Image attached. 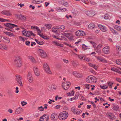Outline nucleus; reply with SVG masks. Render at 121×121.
<instances>
[{"label": "nucleus", "mask_w": 121, "mask_h": 121, "mask_svg": "<svg viewBox=\"0 0 121 121\" xmlns=\"http://www.w3.org/2000/svg\"><path fill=\"white\" fill-rule=\"evenodd\" d=\"M87 82L89 83H94L96 82L97 78L95 77L90 75L87 77L86 79Z\"/></svg>", "instance_id": "f257e3e1"}, {"label": "nucleus", "mask_w": 121, "mask_h": 121, "mask_svg": "<svg viewBox=\"0 0 121 121\" xmlns=\"http://www.w3.org/2000/svg\"><path fill=\"white\" fill-rule=\"evenodd\" d=\"M15 58L14 61L15 66L18 67L21 66L22 65V63L20 57L19 56H15Z\"/></svg>", "instance_id": "f03ea898"}, {"label": "nucleus", "mask_w": 121, "mask_h": 121, "mask_svg": "<svg viewBox=\"0 0 121 121\" xmlns=\"http://www.w3.org/2000/svg\"><path fill=\"white\" fill-rule=\"evenodd\" d=\"M69 115L67 112L63 111L60 112L59 115V119L60 120H64L66 119Z\"/></svg>", "instance_id": "7ed1b4c3"}, {"label": "nucleus", "mask_w": 121, "mask_h": 121, "mask_svg": "<svg viewBox=\"0 0 121 121\" xmlns=\"http://www.w3.org/2000/svg\"><path fill=\"white\" fill-rule=\"evenodd\" d=\"M22 34L26 37H28L31 35H33L34 36H35V35L31 31H27L25 30H23L22 31Z\"/></svg>", "instance_id": "20e7f679"}, {"label": "nucleus", "mask_w": 121, "mask_h": 121, "mask_svg": "<svg viewBox=\"0 0 121 121\" xmlns=\"http://www.w3.org/2000/svg\"><path fill=\"white\" fill-rule=\"evenodd\" d=\"M43 67L44 70L46 73L49 74L52 73V72L50 69L47 63H45L43 64Z\"/></svg>", "instance_id": "39448f33"}, {"label": "nucleus", "mask_w": 121, "mask_h": 121, "mask_svg": "<svg viewBox=\"0 0 121 121\" xmlns=\"http://www.w3.org/2000/svg\"><path fill=\"white\" fill-rule=\"evenodd\" d=\"M70 84V83L69 82H65L63 83L62 86L64 89L66 90L69 88Z\"/></svg>", "instance_id": "423d86ee"}, {"label": "nucleus", "mask_w": 121, "mask_h": 121, "mask_svg": "<svg viewBox=\"0 0 121 121\" xmlns=\"http://www.w3.org/2000/svg\"><path fill=\"white\" fill-rule=\"evenodd\" d=\"M16 80L17 82L21 86H22L23 84L21 80L22 79V77L20 75L17 74L16 75Z\"/></svg>", "instance_id": "0eeeda50"}, {"label": "nucleus", "mask_w": 121, "mask_h": 121, "mask_svg": "<svg viewBox=\"0 0 121 121\" xmlns=\"http://www.w3.org/2000/svg\"><path fill=\"white\" fill-rule=\"evenodd\" d=\"M49 116L47 115L44 114L39 119L40 121H48Z\"/></svg>", "instance_id": "6e6552de"}, {"label": "nucleus", "mask_w": 121, "mask_h": 121, "mask_svg": "<svg viewBox=\"0 0 121 121\" xmlns=\"http://www.w3.org/2000/svg\"><path fill=\"white\" fill-rule=\"evenodd\" d=\"M27 78L29 82L31 83H33V78L32 76V74L30 72H29L27 75Z\"/></svg>", "instance_id": "1a4fd4ad"}, {"label": "nucleus", "mask_w": 121, "mask_h": 121, "mask_svg": "<svg viewBox=\"0 0 121 121\" xmlns=\"http://www.w3.org/2000/svg\"><path fill=\"white\" fill-rule=\"evenodd\" d=\"M110 47L109 46H106L104 47L102 49L103 52L106 54H108L110 53Z\"/></svg>", "instance_id": "9d476101"}, {"label": "nucleus", "mask_w": 121, "mask_h": 121, "mask_svg": "<svg viewBox=\"0 0 121 121\" xmlns=\"http://www.w3.org/2000/svg\"><path fill=\"white\" fill-rule=\"evenodd\" d=\"M75 35L78 36H84L86 35V33L83 31L81 30H78L75 33Z\"/></svg>", "instance_id": "9b49d317"}, {"label": "nucleus", "mask_w": 121, "mask_h": 121, "mask_svg": "<svg viewBox=\"0 0 121 121\" xmlns=\"http://www.w3.org/2000/svg\"><path fill=\"white\" fill-rule=\"evenodd\" d=\"M59 116L56 113H52L51 115V118L52 120L56 121L57 120L58 118H59Z\"/></svg>", "instance_id": "f8f14e48"}, {"label": "nucleus", "mask_w": 121, "mask_h": 121, "mask_svg": "<svg viewBox=\"0 0 121 121\" xmlns=\"http://www.w3.org/2000/svg\"><path fill=\"white\" fill-rule=\"evenodd\" d=\"M64 35L70 40H72L73 38V35L72 33H64Z\"/></svg>", "instance_id": "ddd939ff"}, {"label": "nucleus", "mask_w": 121, "mask_h": 121, "mask_svg": "<svg viewBox=\"0 0 121 121\" xmlns=\"http://www.w3.org/2000/svg\"><path fill=\"white\" fill-rule=\"evenodd\" d=\"M4 25L12 29L14 27H17V25L10 23H7L4 24Z\"/></svg>", "instance_id": "4468645a"}, {"label": "nucleus", "mask_w": 121, "mask_h": 121, "mask_svg": "<svg viewBox=\"0 0 121 121\" xmlns=\"http://www.w3.org/2000/svg\"><path fill=\"white\" fill-rule=\"evenodd\" d=\"M40 55L42 57H46L47 56L46 53L42 49H39Z\"/></svg>", "instance_id": "2eb2a0df"}, {"label": "nucleus", "mask_w": 121, "mask_h": 121, "mask_svg": "<svg viewBox=\"0 0 121 121\" xmlns=\"http://www.w3.org/2000/svg\"><path fill=\"white\" fill-rule=\"evenodd\" d=\"M33 70L35 75L37 76H39L40 75L39 71L38 68L35 67L34 68Z\"/></svg>", "instance_id": "dca6fc26"}, {"label": "nucleus", "mask_w": 121, "mask_h": 121, "mask_svg": "<svg viewBox=\"0 0 121 121\" xmlns=\"http://www.w3.org/2000/svg\"><path fill=\"white\" fill-rule=\"evenodd\" d=\"M2 13L4 15L8 16H10L12 15V13L8 10H5L2 11Z\"/></svg>", "instance_id": "f3484780"}, {"label": "nucleus", "mask_w": 121, "mask_h": 121, "mask_svg": "<svg viewBox=\"0 0 121 121\" xmlns=\"http://www.w3.org/2000/svg\"><path fill=\"white\" fill-rule=\"evenodd\" d=\"M86 14L88 16L91 17L95 15L94 12L92 11H88L86 12Z\"/></svg>", "instance_id": "a211bd4d"}, {"label": "nucleus", "mask_w": 121, "mask_h": 121, "mask_svg": "<svg viewBox=\"0 0 121 121\" xmlns=\"http://www.w3.org/2000/svg\"><path fill=\"white\" fill-rule=\"evenodd\" d=\"M23 109L20 107L17 108L16 110L15 113L16 114H19L23 111Z\"/></svg>", "instance_id": "6ab92c4d"}, {"label": "nucleus", "mask_w": 121, "mask_h": 121, "mask_svg": "<svg viewBox=\"0 0 121 121\" xmlns=\"http://www.w3.org/2000/svg\"><path fill=\"white\" fill-rule=\"evenodd\" d=\"M72 111L74 113L77 115L79 114L82 112V111L81 110L78 111H77V110L76 109H75L74 108H72Z\"/></svg>", "instance_id": "aec40b11"}, {"label": "nucleus", "mask_w": 121, "mask_h": 121, "mask_svg": "<svg viewBox=\"0 0 121 121\" xmlns=\"http://www.w3.org/2000/svg\"><path fill=\"white\" fill-rule=\"evenodd\" d=\"M73 74L76 77L78 78H81L82 77V74L76 71L74 72Z\"/></svg>", "instance_id": "412c9836"}, {"label": "nucleus", "mask_w": 121, "mask_h": 121, "mask_svg": "<svg viewBox=\"0 0 121 121\" xmlns=\"http://www.w3.org/2000/svg\"><path fill=\"white\" fill-rule=\"evenodd\" d=\"M96 57L97 60H99L100 61L107 63V61L104 58H102L101 56H98Z\"/></svg>", "instance_id": "4be33fe9"}, {"label": "nucleus", "mask_w": 121, "mask_h": 121, "mask_svg": "<svg viewBox=\"0 0 121 121\" xmlns=\"http://www.w3.org/2000/svg\"><path fill=\"white\" fill-rule=\"evenodd\" d=\"M43 2L42 0H34L32 1V3L34 4H39Z\"/></svg>", "instance_id": "5701e85b"}, {"label": "nucleus", "mask_w": 121, "mask_h": 121, "mask_svg": "<svg viewBox=\"0 0 121 121\" xmlns=\"http://www.w3.org/2000/svg\"><path fill=\"white\" fill-rule=\"evenodd\" d=\"M8 48V47L6 45L3 44L0 45V49L6 50H7Z\"/></svg>", "instance_id": "b1692460"}, {"label": "nucleus", "mask_w": 121, "mask_h": 121, "mask_svg": "<svg viewBox=\"0 0 121 121\" xmlns=\"http://www.w3.org/2000/svg\"><path fill=\"white\" fill-rule=\"evenodd\" d=\"M98 26L102 31L103 32L106 31V27L105 26L101 25H99Z\"/></svg>", "instance_id": "393cba45"}, {"label": "nucleus", "mask_w": 121, "mask_h": 121, "mask_svg": "<svg viewBox=\"0 0 121 121\" xmlns=\"http://www.w3.org/2000/svg\"><path fill=\"white\" fill-rule=\"evenodd\" d=\"M111 69L114 72L118 73H121V72L119 70L116 68L114 67L111 68Z\"/></svg>", "instance_id": "a878e982"}, {"label": "nucleus", "mask_w": 121, "mask_h": 121, "mask_svg": "<svg viewBox=\"0 0 121 121\" xmlns=\"http://www.w3.org/2000/svg\"><path fill=\"white\" fill-rule=\"evenodd\" d=\"M88 64L90 67H93L95 70H97V69L98 67L95 65L91 63H89Z\"/></svg>", "instance_id": "bb28decb"}, {"label": "nucleus", "mask_w": 121, "mask_h": 121, "mask_svg": "<svg viewBox=\"0 0 121 121\" xmlns=\"http://www.w3.org/2000/svg\"><path fill=\"white\" fill-rule=\"evenodd\" d=\"M95 27V25L94 23H91L88 26V28L91 29H92Z\"/></svg>", "instance_id": "cd10ccee"}, {"label": "nucleus", "mask_w": 121, "mask_h": 121, "mask_svg": "<svg viewBox=\"0 0 121 121\" xmlns=\"http://www.w3.org/2000/svg\"><path fill=\"white\" fill-rule=\"evenodd\" d=\"M57 10L58 11V12H64L66 11V9L65 8H62L60 7H59L58 9H57Z\"/></svg>", "instance_id": "c85d7f7f"}, {"label": "nucleus", "mask_w": 121, "mask_h": 121, "mask_svg": "<svg viewBox=\"0 0 121 121\" xmlns=\"http://www.w3.org/2000/svg\"><path fill=\"white\" fill-rule=\"evenodd\" d=\"M20 16L21 18L20 19L21 20H23L24 21H26V16L21 14L20 15Z\"/></svg>", "instance_id": "c756f323"}, {"label": "nucleus", "mask_w": 121, "mask_h": 121, "mask_svg": "<svg viewBox=\"0 0 121 121\" xmlns=\"http://www.w3.org/2000/svg\"><path fill=\"white\" fill-rule=\"evenodd\" d=\"M28 58L30 60V61L33 63H35L36 61L34 58L32 56H29Z\"/></svg>", "instance_id": "7c9ffc66"}, {"label": "nucleus", "mask_w": 121, "mask_h": 121, "mask_svg": "<svg viewBox=\"0 0 121 121\" xmlns=\"http://www.w3.org/2000/svg\"><path fill=\"white\" fill-rule=\"evenodd\" d=\"M35 40L38 44L40 45H42L43 44V41H39L36 39H35Z\"/></svg>", "instance_id": "2f4dec72"}, {"label": "nucleus", "mask_w": 121, "mask_h": 121, "mask_svg": "<svg viewBox=\"0 0 121 121\" xmlns=\"http://www.w3.org/2000/svg\"><path fill=\"white\" fill-rule=\"evenodd\" d=\"M65 29V26H64L61 25L60 26H59L58 27V28H57L58 29H61L62 30H64Z\"/></svg>", "instance_id": "473e14b6"}, {"label": "nucleus", "mask_w": 121, "mask_h": 121, "mask_svg": "<svg viewBox=\"0 0 121 121\" xmlns=\"http://www.w3.org/2000/svg\"><path fill=\"white\" fill-rule=\"evenodd\" d=\"M115 29L118 31H120L121 30V27L118 26H114Z\"/></svg>", "instance_id": "72a5a7b5"}, {"label": "nucleus", "mask_w": 121, "mask_h": 121, "mask_svg": "<svg viewBox=\"0 0 121 121\" xmlns=\"http://www.w3.org/2000/svg\"><path fill=\"white\" fill-rule=\"evenodd\" d=\"M45 25L46 26L47 28L49 29H50L52 27V26L51 24H45Z\"/></svg>", "instance_id": "f704fd0d"}, {"label": "nucleus", "mask_w": 121, "mask_h": 121, "mask_svg": "<svg viewBox=\"0 0 121 121\" xmlns=\"http://www.w3.org/2000/svg\"><path fill=\"white\" fill-rule=\"evenodd\" d=\"M116 63L118 65H121V59H118L116 60Z\"/></svg>", "instance_id": "c9c22d12"}, {"label": "nucleus", "mask_w": 121, "mask_h": 121, "mask_svg": "<svg viewBox=\"0 0 121 121\" xmlns=\"http://www.w3.org/2000/svg\"><path fill=\"white\" fill-rule=\"evenodd\" d=\"M52 31L54 32H56L57 31L58 29L56 27H54L52 28Z\"/></svg>", "instance_id": "e433bc0d"}, {"label": "nucleus", "mask_w": 121, "mask_h": 121, "mask_svg": "<svg viewBox=\"0 0 121 121\" xmlns=\"http://www.w3.org/2000/svg\"><path fill=\"white\" fill-rule=\"evenodd\" d=\"M53 43L55 45L57 46H61V44H59V43H58L56 41H52Z\"/></svg>", "instance_id": "4c0bfd02"}, {"label": "nucleus", "mask_w": 121, "mask_h": 121, "mask_svg": "<svg viewBox=\"0 0 121 121\" xmlns=\"http://www.w3.org/2000/svg\"><path fill=\"white\" fill-rule=\"evenodd\" d=\"M78 95L76 94L75 96L74 97L71 98V100L72 101L74 99H77L78 98Z\"/></svg>", "instance_id": "58836bf2"}, {"label": "nucleus", "mask_w": 121, "mask_h": 121, "mask_svg": "<svg viewBox=\"0 0 121 121\" xmlns=\"http://www.w3.org/2000/svg\"><path fill=\"white\" fill-rule=\"evenodd\" d=\"M72 62V65L73 66L78 65V64L77 63L76 61L75 60H73Z\"/></svg>", "instance_id": "ea45409f"}, {"label": "nucleus", "mask_w": 121, "mask_h": 121, "mask_svg": "<svg viewBox=\"0 0 121 121\" xmlns=\"http://www.w3.org/2000/svg\"><path fill=\"white\" fill-rule=\"evenodd\" d=\"M4 33L7 35L9 36H12L13 35V33L8 32H5Z\"/></svg>", "instance_id": "a19ab883"}, {"label": "nucleus", "mask_w": 121, "mask_h": 121, "mask_svg": "<svg viewBox=\"0 0 121 121\" xmlns=\"http://www.w3.org/2000/svg\"><path fill=\"white\" fill-rule=\"evenodd\" d=\"M114 109L115 110L117 111L119 108L118 106L117 105H115L113 107Z\"/></svg>", "instance_id": "79ce46f5"}, {"label": "nucleus", "mask_w": 121, "mask_h": 121, "mask_svg": "<svg viewBox=\"0 0 121 121\" xmlns=\"http://www.w3.org/2000/svg\"><path fill=\"white\" fill-rule=\"evenodd\" d=\"M104 18L105 19H108L109 17V16L107 14H105L104 16Z\"/></svg>", "instance_id": "37998d69"}, {"label": "nucleus", "mask_w": 121, "mask_h": 121, "mask_svg": "<svg viewBox=\"0 0 121 121\" xmlns=\"http://www.w3.org/2000/svg\"><path fill=\"white\" fill-rule=\"evenodd\" d=\"M74 92L73 91H72L71 92H69V93H68L67 95L69 96H71L74 95Z\"/></svg>", "instance_id": "c03bdc74"}, {"label": "nucleus", "mask_w": 121, "mask_h": 121, "mask_svg": "<svg viewBox=\"0 0 121 121\" xmlns=\"http://www.w3.org/2000/svg\"><path fill=\"white\" fill-rule=\"evenodd\" d=\"M19 39L21 40L23 42H24L26 39V38H24L23 37L21 36L19 37Z\"/></svg>", "instance_id": "a18cd8bd"}, {"label": "nucleus", "mask_w": 121, "mask_h": 121, "mask_svg": "<svg viewBox=\"0 0 121 121\" xmlns=\"http://www.w3.org/2000/svg\"><path fill=\"white\" fill-rule=\"evenodd\" d=\"M102 46V45L100 44H99L98 45L97 47L95 49L96 50H97L98 49L100 48H101Z\"/></svg>", "instance_id": "49530a36"}, {"label": "nucleus", "mask_w": 121, "mask_h": 121, "mask_svg": "<svg viewBox=\"0 0 121 121\" xmlns=\"http://www.w3.org/2000/svg\"><path fill=\"white\" fill-rule=\"evenodd\" d=\"M108 117L110 119H111L112 120H113L114 118L113 115L111 113H110V114L108 115Z\"/></svg>", "instance_id": "de8ad7c7"}, {"label": "nucleus", "mask_w": 121, "mask_h": 121, "mask_svg": "<svg viewBox=\"0 0 121 121\" xmlns=\"http://www.w3.org/2000/svg\"><path fill=\"white\" fill-rule=\"evenodd\" d=\"M83 60L87 62H89L90 60V59L89 57H85L83 59Z\"/></svg>", "instance_id": "09e8293b"}, {"label": "nucleus", "mask_w": 121, "mask_h": 121, "mask_svg": "<svg viewBox=\"0 0 121 121\" xmlns=\"http://www.w3.org/2000/svg\"><path fill=\"white\" fill-rule=\"evenodd\" d=\"M59 36L60 37H61L62 39H64L65 38L64 37L65 36L64 35V33L59 34Z\"/></svg>", "instance_id": "8fccbe9b"}, {"label": "nucleus", "mask_w": 121, "mask_h": 121, "mask_svg": "<svg viewBox=\"0 0 121 121\" xmlns=\"http://www.w3.org/2000/svg\"><path fill=\"white\" fill-rule=\"evenodd\" d=\"M77 55H78V58L82 60L83 59L84 56H83L82 55H78L77 54H76Z\"/></svg>", "instance_id": "3c124183"}, {"label": "nucleus", "mask_w": 121, "mask_h": 121, "mask_svg": "<svg viewBox=\"0 0 121 121\" xmlns=\"http://www.w3.org/2000/svg\"><path fill=\"white\" fill-rule=\"evenodd\" d=\"M112 32L114 35H118V33L115 30H112Z\"/></svg>", "instance_id": "603ef678"}, {"label": "nucleus", "mask_w": 121, "mask_h": 121, "mask_svg": "<svg viewBox=\"0 0 121 121\" xmlns=\"http://www.w3.org/2000/svg\"><path fill=\"white\" fill-rule=\"evenodd\" d=\"M107 83L108 84V85L110 87V88H112V85L113 84V83L110 82H108Z\"/></svg>", "instance_id": "864d4df0"}, {"label": "nucleus", "mask_w": 121, "mask_h": 121, "mask_svg": "<svg viewBox=\"0 0 121 121\" xmlns=\"http://www.w3.org/2000/svg\"><path fill=\"white\" fill-rule=\"evenodd\" d=\"M27 103L25 101H22L21 102V104L22 105V106H24L25 105H26L27 104Z\"/></svg>", "instance_id": "5fc2aeb1"}, {"label": "nucleus", "mask_w": 121, "mask_h": 121, "mask_svg": "<svg viewBox=\"0 0 121 121\" xmlns=\"http://www.w3.org/2000/svg\"><path fill=\"white\" fill-rule=\"evenodd\" d=\"M100 87L101 89H107L108 88V86H107L106 85L104 86H100Z\"/></svg>", "instance_id": "6e6d98bb"}, {"label": "nucleus", "mask_w": 121, "mask_h": 121, "mask_svg": "<svg viewBox=\"0 0 121 121\" xmlns=\"http://www.w3.org/2000/svg\"><path fill=\"white\" fill-rule=\"evenodd\" d=\"M85 4H87L88 3V0H81Z\"/></svg>", "instance_id": "4d7b16f0"}, {"label": "nucleus", "mask_w": 121, "mask_h": 121, "mask_svg": "<svg viewBox=\"0 0 121 121\" xmlns=\"http://www.w3.org/2000/svg\"><path fill=\"white\" fill-rule=\"evenodd\" d=\"M35 29H36L37 31L39 32L40 33L41 32V31L40 30L38 27L36 26Z\"/></svg>", "instance_id": "13d9d810"}, {"label": "nucleus", "mask_w": 121, "mask_h": 121, "mask_svg": "<svg viewBox=\"0 0 121 121\" xmlns=\"http://www.w3.org/2000/svg\"><path fill=\"white\" fill-rule=\"evenodd\" d=\"M25 44L29 46L30 44V42L27 41H26L25 42Z\"/></svg>", "instance_id": "bf43d9fd"}, {"label": "nucleus", "mask_w": 121, "mask_h": 121, "mask_svg": "<svg viewBox=\"0 0 121 121\" xmlns=\"http://www.w3.org/2000/svg\"><path fill=\"white\" fill-rule=\"evenodd\" d=\"M4 39L6 40H7L8 41V43H9L10 42V39H9L8 38L6 37H4Z\"/></svg>", "instance_id": "052dcab7"}, {"label": "nucleus", "mask_w": 121, "mask_h": 121, "mask_svg": "<svg viewBox=\"0 0 121 121\" xmlns=\"http://www.w3.org/2000/svg\"><path fill=\"white\" fill-rule=\"evenodd\" d=\"M90 3L91 4L93 5H95L96 3L95 2L92 1H90Z\"/></svg>", "instance_id": "680f3d73"}, {"label": "nucleus", "mask_w": 121, "mask_h": 121, "mask_svg": "<svg viewBox=\"0 0 121 121\" xmlns=\"http://www.w3.org/2000/svg\"><path fill=\"white\" fill-rule=\"evenodd\" d=\"M27 88L30 91H32L33 90V89L30 86H27Z\"/></svg>", "instance_id": "e2e57ef3"}, {"label": "nucleus", "mask_w": 121, "mask_h": 121, "mask_svg": "<svg viewBox=\"0 0 121 121\" xmlns=\"http://www.w3.org/2000/svg\"><path fill=\"white\" fill-rule=\"evenodd\" d=\"M40 108H42V109L39 110L40 111H43L44 110V108H43V107L42 106H41L40 107H39L38 108V109H39Z\"/></svg>", "instance_id": "0e129e2a"}, {"label": "nucleus", "mask_w": 121, "mask_h": 121, "mask_svg": "<svg viewBox=\"0 0 121 121\" xmlns=\"http://www.w3.org/2000/svg\"><path fill=\"white\" fill-rule=\"evenodd\" d=\"M82 48L84 50H86V46L84 44H83L82 45Z\"/></svg>", "instance_id": "69168bd1"}, {"label": "nucleus", "mask_w": 121, "mask_h": 121, "mask_svg": "<svg viewBox=\"0 0 121 121\" xmlns=\"http://www.w3.org/2000/svg\"><path fill=\"white\" fill-rule=\"evenodd\" d=\"M63 5L66 7L68 6V3L67 2H65L63 3Z\"/></svg>", "instance_id": "338daca9"}, {"label": "nucleus", "mask_w": 121, "mask_h": 121, "mask_svg": "<svg viewBox=\"0 0 121 121\" xmlns=\"http://www.w3.org/2000/svg\"><path fill=\"white\" fill-rule=\"evenodd\" d=\"M38 34L42 38L44 36V35L43 34H40V33L39 32H38Z\"/></svg>", "instance_id": "774afa93"}]
</instances>
